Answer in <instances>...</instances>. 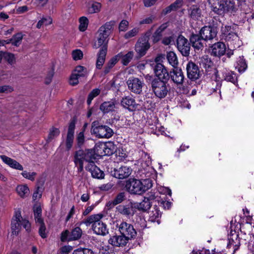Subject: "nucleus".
<instances>
[{
	"label": "nucleus",
	"mask_w": 254,
	"mask_h": 254,
	"mask_svg": "<svg viewBox=\"0 0 254 254\" xmlns=\"http://www.w3.org/2000/svg\"><path fill=\"white\" fill-rule=\"evenodd\" d=\"M114 22L110 21L106 23L104 25L100 27L98 31V35L96 37V40L95 41L93 47L95 49L103 48L106 47V50L108 48V37L111 33Z\"/></svg>",
	"instance_id": "nucleus-4"
},
{
	"label": "nucleus",
	"mask_w": 254,
	"mask_h": 254,
	"mask_svg": "<svg viewBox=\"0 0 254 254\" xmlns=\"http://www.w3.org/2000/svg\"><path fill=\"white\" fill-rule=\"evenodd\" d=\"M13 88L10 86L4 85L2 86H0V93H10L13 91Z\"/></svg>",
	"instance_id": "nucleus-53"
},
{
	"label": "nucleus",
	"mask_w": 254,
	"mask_h": 254,
	"mask_svg": "<svg viewBox=\"0 0 254 254\" xmlns=\"http://www.w3.org/2000/svg\"><path fill=\"white\" fill-rule=\"evenodd\" d=\"M169 77L174 83L177 85H182L185 78L182 69L177 67L174 68L170 72Z\"/></svg>",
	"instance_id": "nucleus-14"
},
{
	"label": "nucleus",
	"mask_w": 254,
	"mask_h": 254,
	"mask_svg": "<svg viewBox=\"0 0 254 254\" xmlns=\"http://www.w3.org/2000/svg\"><path fill=\"white\" fill-rule=\"evenodd\" d=\"M182 4V0H177L173 3L170 5L169 6L165 8L163 10V13L166 14L171 12L172 11L176 10L178 8L181 7Z\"/></svg>",
	"instance_id": "nucleus-34"
},
{
	"label": "nucleus",
	"mask_w": 254,
	"mask_h": 254,
	"mask_svg": "<svg viewBox=\"0 0 254 254\" xmlns=\"http://www.w3.org/2000/svg\"><path fill=\"white\" fill-rule=\"evenodd\" d=\"M22 38L23 35L21 33H18L14 35L12 38V45L15 46H19L21 42Z\"/></svg>",
	"instance_id": "nucleus-45"
},
{
	"label": "nucleus",
	"mask_w": 254,
	"mask_h": 254,
	"mask_svg": "<svg viewBox=\"0 0 254 254\" xmlns=\"http://www.w3.org/2000/svg\"><path fill=\"white\" fill-rule=\"evenodd\" d=\"M150 47V44L145 39H141L139 40L135 45V50L140 56L144 55Z\"/></svg>",
	"instance_id": "nucleus-21"
},
{
	"label": "nucleus",
	"mask_w": 254,
	"mask_h": 254,
	"mask_svg": "<svg viewBox=\"0 0 254 254\" xmlns=\"http://www.w3.org/2000/svg\"><path fill=\"white\" fill-rule=\"evenodd\" d=\"M136 206L139 210L146 211L150 208L151 202L144 198L141 202L137 203Z\"/></svg>",
	"instance_id": "nucleus-40"
},
{
	"label": "nucleus",
	"mask_w": 254,
	"mask_h": 254,
	"mask_svg": "<svg viewBox=\"0 0 254 254\" xmlns=\"http://www.w3.org/2000/svg\"><path fill=\"white\" fill-rule=\"evenodd\" d=\"M72 248V247L69 246H65L63 247L61 250V254H68V253L71 251Z\"/></svg>",
	"instance_id": "nucleus-64"
},
{
	"label": "nucleus",
	"mask_w": 254,
	"mask_h": 254,
	"mask_svg": "<svg viewBox=\"0 0 254 254\" xmlns=\"http://www.w3.org/2000/svg\"><path fill=\"white\" fill-rule=\"evenodd\" d=\"M79 29L81 31H84L86 30L88 25V19L85 16H82L79 18Z\"/></svg>",
	"instance_id": "nucleus-42"
},
{
	"label": "nucleus",
	"mask_w": 254,
	"mask_h": 254,
	"mask_svg": "<svg viewBox=\"0 0 254 254\" xmlns=\"http://www.w3.org/2000/svg\"><path fill=\"white\" fill-rule=\"evenodd\" d=\"M190 16L194 19H197L201 15L200 9L196 5H193L190 8Z\"/></svg>",
	"instance_id": "nucleus-39"
},
{
	"label": "nucleus",
	"mask_w": 254,
	"mask_h": 254,
	"mask_svg": "<svg viewBox=\"0 0 254 254\" xmlns=\"http://www.w3.org/2000/svg\"><path fill=\"white\" fill-rule=\"evenodd\" d=\"M85 169L89 171L93 178L97 179H102L104 177V173L98 167H97L94 162L90 161L86 166Z\"/></svg>",
	"instance_id": "nucleus-18"
},
{
	"label": "nucleus",
	"mask_w": 254,
	"mask_h": 254,
	"mask_svg": "<svg viewBox=\"0 0 254 254\" xmlns=\"http://www.w3.org/2000/svg\"><path fill=\"white\" fill-rule=\"evenodd\" d=\"M224 38L226 41L230 42L239 40V37L237 34L234 32V30L232 32H231L229 34V35L225 36Z\"/></svg>",
	"instance_id": "nucleus-49"
},
{
	"label": "nucleus",
	"mask_w": 254,
	"mask_h": 254,
	"mask_svg": "<svg viewBox=\"0 0 254 254\" xmlns=\"http://www.w3.org/2000/svg\"><path fill=\"white\" fill-rule=\"evenodd\" d=\"M221 72L223 77L225 80L231 82L234 84L237 83V76L234 72L225 69Z\"/></svg>",
	"instance_id": "nucleus-29"
},
{
	"label": "nucleus",
	"mask_w": 254,
	"mask_h": 254,
	"mask_svg": "<svg viewBox=\"0 0 254 254\" xmlns=\"http://www.w3.org/2000/svg\"><path fill=\"white\" fill-rule=\"evenodd\" d=\"M203 40H204L197 34H192L190 38L192 46L196 50H200L203 47Z\"/></svg>",
	"instance_id": "nucleus-28"
},
{
	"label": "nucleus",
	"mask_w": 254,
	"mask_h": 254,
	"mask_svg": "<svg viewBox=\"0 0 254 254\" xmlns=\"http://www.w3.org/2000/svg\"><path fill=\"white\" fill-rule=\"evenodd\" d=\"M161 214L158 208H154V209L150 212L149 220L152 222H157L158 224H160V221L159 218L161 217Z\"/></svg>",
	"instance_id": "nucleus-35"
},
{
	"label": "nucleus",
	"mask_w": 254,
	"mask_h": 254,
	"mask_svg": "<svg viewBox=\"0 0 254 254\" xmlns=\"http://www.w3.org/2000/svg\"><path fill=\"white\" fill-rule=\"evenodd\" d=\"M107 53V50L106 47L101 48L98 53L97 54V58L96 63V68L100 69L102 67L106 59V56Z\"/></svg>",
	"instance_id": "nucleus-26"
},
{
	"label": "nucleus",
	"mask_w": 254,
	"mask_h": 254,
	"mask_svg": "<svg viewBox=\"0 0 254 254\" xmlns=\"http://www.w3.org/2000/svg\"><path fill=\"white\" fill-rule=\"evenodd\" d=\"M132 169L127 166H122L118 168L114 169L113 176L119 179H124L128 178L131 174Z\"/></svg>",
	"instance_id": "nucleus-13"
},
{
	"label": "nucleus",
	"mask_w": 254,
	"mask_h": 254,
	"mask_svg": "<svg viewBox=\"0 0 254 254\" xmlns=\"http://www.w3.org/2000/svg\"><path fill=\"white\" fill-rule=\"evenodd\" d=\"M125 195L124 192L119 193L114 199L115 204H118L121 203L125 199Z\"/></svg>",
	"instance_id": "nucleus-60"
},
{
	"label": "nucleus",
	"mask_w": 254,
	"mask_h": 254,
	"mask_svg": "<svg viewBox=\"0 0 254 254\" xmlns=\"http://www.w3.org/2000/svg\"><path fill=\"white\" fill-rule=\"evenodd\" d=\"M73 73L76 74V75L80 77L86 76L88 72L86 68L84 66L78 65L75 67Z\"/></svg>",
	"instance_id": "nucleus-41"
},
{
	"label": "nucleus",
	"mask_w": 254,
	"mask_h": 254,
	"mask_svg": "<svg viewBox=\"0 0 254 254\" xmlns=\"http://www.w3.org/2000/svg\"><path fill=\"white\" fill-rule=\"evenodd\" d=\"M122 105L129 111L135 110L137 108V104L135 100L130 96H126L123 98L121 101Z\"/></svg>",
	"instance_id": "nucleus-23"
},
{
	"label": "nucleus",
	"mask_w": 254,
	"mask_h": 254,
	"mask_svg": "<svg viewBox=\"0 0 254 254\" xmlns=\"http://www.w3.org/2000/svg\"><path fill=\"white\" fill-rule=\"evenodd\" d=\"M40 228L39 229V233L40 236L42 238H46L47 236V234L46 233V227L45 225L43 222L42 223H40Z\"/></svg>",
	"instance_id": "nucleus-57"
},
{
	"label": "nucleus",
	"mask_w": 254,
	"mask_h": 254,
	"mask_svg": "<svg viewBox=\"0 0 254 254\" xmlns=\"http://www.w3.org/2000/svg\"><path fill=\"white\" fill-rule=\"evenodd\" d=\"M152 187V181L150 178L137 180L129 179L126 181L125 188L131 194L141 195Z\"/></svg>",
	"instance_id": "nucleus-2"
},
{
	"label": "nucleus",
	"mask_w": 254,
	"mask_h": 254,
	"mask_svg": "<svg viewBox=\"0 0 254 254\" xmlns=\"http://www.w3.org/2000/svg\"><path fill=\"white\" fill-rule=\"evenodd\" d=\"M92 132L100 138H109L114 133L113 129L106 125L95 126V122L92 123Z\"/></svg>",
	"instance_id": "nucleus-5"
},
{
	"label": "nucleus",
	"mask_w": 254,
	"mask_h": 254,
	"mask_svg": "<svg viewBox=\"0 0 254 254\" xmlns=\"http://www.w3.org/2000/svg\"><path fill=\"white\" fill-rule=\"evenodd\" d=\"M158 190L160 193L168 194L170 196L171 195V194H172L171 190L168 188L164 187H161L159 188Z\"/></svg>",
	"instance_id": "nucleus-61"
},
{
	"label": "nucleus",
	"mask_w": 254,
	"mask_h": 254,
	"mask_svg": "<svg viewBox=\"0 0 254 254\" xmlns=\"http://www.w3.org/2000/svg\"><path fill=\"white\" fill-rule=\"evenodd\" d=\"M75 123L76 120L75 118H73L70 121L68 125L65 141L66 147L67 150H69L71 148L73 144Z\"/></svg>",
	"instance_id": "nucleus-12"
},
{
	"label": "nucleus",
	"mask_w": 254,
	"mask_h": 254,
	"mask_svg": "<svg viewBox=\"0 0 254 254\" xmlns=\"http://www.w3.org/2000/svg\"><path fill=\"white\" fill-rule=\"evenodd\" d=\"M188 77L191 80L198 79L200 72L198 66L192 62H190L187 66Z\"/></svg>",
	"instance_id": "nucleus-19"
},
{
	"label": "nucleus",
	"mask_w": 254,
	"mask_h": 254,
	"mask_svg": "<svg viewBox=\"0 0 254 254\" xmlns=\"http://www.w3.org/2000/svg\"><path fill=\"white\" fill-rule=\"evenodd\" d=\"M154 71L157 77L160 80H168L169 78V73L166 67L161 64L157 63L154 67Z\"/></svg>",
	"instance_id": "nucleus-15"
},
{
	"label": "nucleus",
	"mask_w": 254,
	"mask_h": 254,
	"mask_svg": "<svg viewBox=\"0 0 254 254\" xmlns=\"http://www.w3.org/2000/svg\"><path fill=\"white\" fill-rule=\"evenodd\" d=\"M115 108V103L113 101L104 102L100 106V110L104 114H108L114 112Z\"/></svg>",
	"instance_id": "nucleus-27"
},
{
	"label": "nucleus",
	"mask_w": 254,
	"mask_h": 254,
	"mask_svg": "<svg viewBox=\"0 0 254 254\" xmlns=\"http://www.w3.org/2000/svg\"><path fill=\"white\" fill-rule=\"evenodd\" d=\"M60 130L58 128H52L49 132V134L48 135V137L47 138V141L50 142L55 137L59 136L60 134Z\"/></svg>",
	"instance_id": "nucleus-43"
},
{
	"label": "nucleus",
	"mask_w": 254,
	"mask_h": 254,
	"mask_svg": "<svg viewBox=\"0 0 254 254\" xmlns=\"http://www.w3.org/2000/svg\"><path fill=\"white\" fill-rule=\"evenodd\" d=\"M21 175L25 178L28 179L31 181L35 180V177L37 175L35 172H28L26 171H24L21 173Z\"/></svg>",
	"instance_id": "nucleus-46"
},
{
	"label": "nucleus",
	"mask_w": 254,
	"mask_h": 254,
	"mask_svg": "<svg viewBox=\"0 0 254 254\" xmlns=\"http://www.w3.org/2000/svg\"><path fill=\"white\" fill-rule=\"evenodd\" d=\"M134 56L133 52L132 51L128 52L127 54L124 55L122 53H120L117 55L119 60H122V63L124 65H127L131 61Z\"/></svg>",
	"instance_id": "nucleus-32"
},
{
	"label": "nucleus",
	"mask_w": 254,
	"mask_h": 254,
	"mask_svg": "<svg viewBox=\"0 0 254 254\" xmlns=\"http://www.w3.org/2000/svg\"><path fill=\"white\" fill-rule=\"evenodd\" d=\"M21 215L19 211L16 212L14 217L12 218L11 224V233L13 235L17 236L21 228Z\"/></svg>",
	"instance_id": "nucleus-17"
},
{
	"label": "nucleus",
	"mask_w": 254,
	"mask_h": 254,
	"mask_svg": "<svg viewBox=\"0 0 254 254\" xmlns=\"http://www.w3.org/2000/svg\"><path fill=\"white\" fill-rule=\"evenodd\" d=\"M162 37V34L155 31L152 35V39L154 43H157L160 40Z\"/></svg>",
	"instance_id": "nucleus-62"
},
{
	"label": "nucleus",
	"mask_w": 254,
	"mask_h": 254,
	"mask_svg": "<svg viewBox=\"0 0 254 254\" xmlns=\"http://www.w3.org/2000/svg\"><path fill=\"white\" fill-rule=\"evenodd\" d=\"M16 191L21 198L26 197L30 193L29 189L26 185H18L16 188Z\"/></svg>",
	"instance_id": "nucleus-31"
},
{
	"label": "nucleus",
	"mask_w": 254,
	"mask_h": 254,
	"mask_svg": "<svg viewBox=\"0 0 254 254\" xmlns=\"http://www.w3.org/2000/svg\"><path fill=\"white\" fill-rule=\"evenodd\" d=\"M100 93V90L98 88L94 89L88 95V99L87 100V103L88 105H90L91 103L92 100L97 96Z\"/></svg>",
	"instance_id": "nucleus-44"
},
{
	"label": "nucleus",
	"mask_w": 254,
	"mask_h": 254,
	"mask_svg": "<svg viewBox=\"0 0 254 254\" xmlns=\"http://www.w3.org/2000/svg\"><path fill=\"white\" fill-rule=\"evenodd\" d=\"M71 55L74 61L80 60L82 59L83 56L82 52L79 49L73 50Z\"/></svg>",
	"instance_id": "nucleus-47"
},
{
	"label": "nucleus",
	"mask_w": 254,
	"mask_h": 254,
	"mask_svg": "<svg viewBox=\"0 0 254 254\" xmlns=\"http://www.w3.org/2000/svg\"><path fill=\"white\" fill-rule=\"evenodd\" d=\"M72 254H94V253L90 249L87 248H79L75 250Z\"/></svg>",
	"instance_id": "nucleus-50"
},
{
	"label": "nucleus",
	"mask_w": 254,
	"mask_h": 254,
	"mask_svg": "<svg viewBox=\"0 0 254 254\" xmlns=\"http://www.w3.org/2000/svg\"><path fill=\"white\" fill-rule=\"evenodd\" d=\"M212 54L214 56H223L226 52L225 45L222 42H217L212 46Z\"/></svg>",
	"instance_id": "nucleus-25"
},
{
	"label": "nucleus",
	"mask_w": 254,
	"mask_h": 254,
	"mask_svg": "<svg viewBox=\"0 0 254 254\" xmlns=\"http://www.w3.org/2000/svg\"><path fill=\"white\" fill-rule=\"evenodd\" d=\"M77 141L79 145H82L84 141V135L83 131L80 132L77 137Z\"/></svg>",
	"instance_id": "nucleus-63"
},
{
	"label": "nucleus",
	"mask_w": 254,
	"mask_h": 254,
	"mask_svg": "<svg viewBox=\"0 0 254 254\" xmlns=\"http://www.w3.org/2000/svg\"><path fill=\"white\" fill-rule=\"evenodd\" d=\"M4 59L11 65L15 62V58L13 54L4 52Z\"/></svg>",
	"instance_id": "nucleus-48"
},
{
	"label": "nucleus",
	"mask_w": 254,
	"mask_h": 254,
	"mask_svg": "<svg viewBox=\"0 0 254 254\" xmlns=\"http://www.w3.org/2000/svg\"><path fill=\"white\" fill-rule=\"evenodd\" d=\"M200 64L206 69L211 65L212 62L207 56H205L201 59Z\"/></svg>",
	"instance_id": "nucleus-51"
},
{
	"label": "nucleus",
	"mask_w": 254,
	"mask_h": 254,
	"mask_svg": "<svg viewBox=\"0 0 254 254\" xmlns=\"http://www.w3.org/2000/svg\"><path fill=\"white\" fill-rule=\"evenodd\" d=\"M228 243L227 247L230 248L232 246L234 247V249H237L240 245V239L239 235L236 231H231L228 238Z\"/></svg>",
	"instance_id": "nucleus-24"
},
{
	"label": "nucleus",
	"mask_w": 254,
	"mask_h": 254,
	"mask_svg": "<svg viewBox=\"0 0 254 254\" xmlns=\"http://www.w3.org/2000/svg\"><path fill=\"white\" fill-rule=\"evenodd\" d=\"M118 227L120 233L128 240L134 239L136 235V231L131 224L122 222Z\"/></svg>",
	"instance_id": "nucleus-7"
},
{
	"label": "nucleus",
	"mask_w": 254,
	"mask_h": 254,
	"mask_svg": "<svg viewBox=\"0 0 254 254\" xmlns=\"http://www.w3.org/2000/svg\"><path fill=\"white\" fill-rule=\"evenodd\" d=\"M199 34L202 39L204 41H207L212 40L215 38L217 33L213 27L210 26H204L200 30Z\"/></svg>",
	"instance_id": "nucleus-16"
},
{
	"label": "nucleus",
	"mask_w": 254,
	"mask_h": 254,
	"mask_svg": "<svg viewBox=\"0 0 254 254\" xmlns=\"http://www.w3.org/2000/svg\"><path fill=\"white\" fill-rule=\"evenodd\" d=\"M93 158L94 157H92V151L79 150L75 152L74 162L76 165H77L78 163H83L84 161L89 163L90 161H92Z\"/></svg>",
	"instance_id": "nucleus-10"
},
{
	"label": "nucleus",
	"mask_w": 254,
	"mask_h": 254,
	"mask_svg": "<svg viewBox=\"0 0 254 254\" xmlns=\"http://www.w3.org/2000/svg\"><path fill=\"white\" fill-rule=\"evenodd\" d=\"M101 8V4L98 2H90L87 3L86 8L90 14L99 12Z\"/></svg>",
	"instance_id": "nucleus-30"
},
{
	"label": "nucleus",
	"mask_w": 254,
	"mask_h": 254,
	"mask_svg": "<svg viewBox=\"0 0 254 254\" xmlns=\"http://www.w3.org/2000/svg\"><path fill=\"white\" fill-rule=\"evenodd\" d=\"M121 213L128 216L131 214L132 212V207L126 206H121L120 208Z\"/></svg>",
	"instance_id": "nucleus-54"
},
{
	"label": "nucleus",
	"mask_w": 254,
	"mask_h": 254,
	"mask_svg": "<svg viewBox=\"0 0 254 254\" xmlns=\"http://www.w3.org/2000/svg\"><path fill=\"white\" fill-rule=\"evenodd\" d=\"M211 10L215 13L230 16L234 15L237 10L236 5L233 0H208Z\"/></svg>",
	"instance_id": "nucleus-1"
},
{
	"label": "nucleus",
	"mask_w": 254,
	"mask_h": 254,
	"mask_svg": "<svg viewBox=\"0 0 254 254\" xmlns=\"http://www.w3.org/2000/svg\"><path fill=\"white\" fill-rule=\"evenodd\" d=\"M128 24L129 23L127 20H122L119 26V30L120 31H126L128 28Z\"/></svg>",
	"instance_id": "nucleus-56"
},
{
	"label": "nucleus",
	"mask_w": 254,
	"mask_h": 254,
	"mask_svg": "<svg viewBox=\"0 0 254 254\" xmlns=\"http://www.w3.org/2000/svg\"><path fill=\"white\" fill-rule=\"evenodd\" d=\"M152 90L155 96L159 98H163L167 95L168 90L166 83L160 80L154 79L152 82Z\"/></svg>",
	"instance_id": "nucleus-6"
},
{
	"label": "nucleus",
	"mask_w": 254,
	"mask_h": 254,
	"mask_svg": "<svg viewBox=\"0 0 254 254\" xmlns=\"http://www.w3.org/2000/svg\"><path fill=\"white\" fill-rule=\"evenodd\" d=\"M115 150V146L113 142L102 143L96 145L95 152L100 156H110L113 154Z\"/></svg>",
	"instance_id": "nucleus-8"
},
{
	"label": "nucleus",
	"mask_w": 254,
	"mask_h": 254,
	"mask_svg": "<svg viewBox=\"0 0 254 254\" xmlns=\"http://www.w3.org/2000/svg\"><path fill=\"white\" fill-rule=\"evenodd\" d=\"M233 31V28L229 25L223 26L221 27V32L223 38L225 37V36L229 35V34Z\"/></svg>",
	"instance_id": "nucleus-55"
},
{
	"label": "nucleus",
	"mask_w": 254,
	"mask_h": 254,
	"mask_svg": "<svg viewBox=\"0 0 254 254\" xmlns=\"http://www.w3.org/2000/svg\"><path fill=\"white\" fill-rule=\"evenodd\" d=\"M166 58L168 63L174 68L177 67L178 64V60L176 54L174 52L170 51L167 53Z\"/></svg>",
	"instance_id": "nucleus-33"
},
{
	"label": "nucleus",
	"mask_w": 254,
	"mask_h": 254,
	"mask_svg": "<svg viewBox=\"0 0 254 254\" xmlns=\"http://www.w3.org/2000/svg\"><path fill=\"white\" fill-rule=\"evenodd\" d=\"M236 68L240 72H244L247 68V64L243 57H240L237 61Z\"/></svg>",
	"instance_id": "nucleus-37"
},
{
	"label": "nucleus",
	"mask_w": 254,
	"mask_h": 254,
	"mask_svg": "<svg viewBox=\"0 0 254 254\" xmlns=\"http://www.w3.org/2000/svg\"><path fill=\"white\" fill-rule=\"evenodd\" d=\"M139 32V28H133L131 30L128 31L127 32L125 35V38L126 39H129L130 38H132L133 37H134L137 35V34Z\"/></svg>",
	"instance_id": "nucleus-52"
},
{
	"label": "nucleus",
	"mask_w": 254,
	"mask_h": 254,
	"mask_svg": "<svg viewBox=\"0 0 254 254\" xmlns=\"http://www.w3.org/2000/svg\"><path fill=\"white\" fill-rule=\"evenodd\" d=\"M0 158L5 164L12 169L19 171L23 170V166L15 160L4 155H0Z\"/></svg>",
	"instance_id": "nucleus-22"
},
{
	"label": "nucleus",
	"mask_w": 254,
	"mask_h": 254,
	"mask_svg": "<svg viewBox=\"0 0 254 254\" xmlns=\"http://www.w3.org/2000/svg\"><path fill=\"white\" fill-rule=\"evenodd\" d=\"M128 89L132 92L139 94L142 92L143 82L139 78L134 77H129L127 81Z\"/></svg>",
	"instance_id": "nucleus-9"
},
{
	"label": "nucleus",
	"mask_w": 254,
	"mask_h": 254,
	"mask_svg": "<svg viewBox=\"0 0 254 254\" xmlns=\"http://www.w3.org/2000/svg\"><path fill=\"white\" fill-rule=\"evenodd\" d=\"M82 234V230L79 227H77L73 229L70 234L69 240H76L79 239Z\"/></svg>",
	"instance_id": "nucleus-38"
},
{
	"label": "nucleus",
	"mask_w": 254,
	"mask_h": 254,
	"mask_svg": "<svg viewBox=\"0 0 254 254\" xmlns=\"http://www.w3.org/2000/svg\"><path fill=\"white\" fill-rule=\"evenodd\" d=\"M154 19V16L153 15H151L148 17H146L144 19L141 20L139 22V25H143V24H151L153 20Z\"/></svg>",
	"instance_id": "nucleus-58"
},
{
	"label": "nucleus",
	"mask_w": 254,
	"mask_h": 254,
	"mask_svg": "<svg viewBox=\"0 0 254 254\" xmlns=\"http://www.w3.org/2000/svg\"><path fill=\"white\" fill-rule=\"evenodd\" d=\"M128 240L123 235H114L110 237L108 240L110 244L114 247H123L127 245Z\"/></svg>",
	"instance_id": "nucleus-20"
},
{
	"label": "nucleus",
	"mask_w": 254,
	"mask_h": 254,
	"mask_svg": "<svg viewBox=\"0 0 254 254\" xmlns=\"http://www.w3.org/2000/svg\"><path fill=\"white\" fill-rule=\"evenodd\" d=\"M177 47L178 50L184 56H188L190 51V44L188 40L182 35L177 39Z\"/></svg>",
	"instance_id": "nucleus-11"
},
{
	"label": "nucleus",
	"mask_w": 254,
	"mask_h": 254,
	"mask_svg": "<svg viewBox=\"0 0 254 254\" xmlns=\"http://www.w3.org/2000/svg\"><path fill=\"white\" fill-rule=\"evenodd\" d=\"M103 217L102 214L91 215L81 221L79 225L85 224L86 226L92 225V230L94 233L99 235L105 236L108 233L107 225L101 219Z\"/></svg>",
	"instance_id": "nucleus-3"
},
{
	"label": "nucleus",
	"mask_w": 254,
	"mask_h": 254,
	"mask_svg": "<svg viewBox=\"0 0 254 254\" xmlns=\"http://www.w3.org/2000/svg\"><path fill=\"white\" fill-rule=\"evenodd\" d=\"M53 23V19L50 16L42 17L37 23L36 27L40 29L42 26H48Z\"/></svg>",
	"instance_id": "nucleus-36"
},
{
	"label": "nucleus",
	"mask_w": 254,
	"mask_h": 254,
	"mask_svg": "<svg viewBox=\"0 0 254 254\" xmlns=\"http://www.w3.org/2000/svg\"><path fill=\"white\" fill-rule=\"evenodd\" d=\"M79 77L73 73L71 75L69 82V84L72 86L75 85L78 83V78Z\"/></svg>",
	"instance_id": "nucleus-59"
}]
</instances>
